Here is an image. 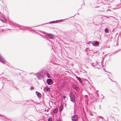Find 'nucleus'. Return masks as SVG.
Here are the masks:
<instances>
[{"mask_svg": "<svg viewBox=\"0 0 121 121\" xmlns=\"http://www.w3.org/2000/svg\"><path fill=\"white\" fill-rule=\"evenodd\" d=\"M69 97L70 98L71 101L74 103H75V97L74 96V95L71 94L70 95Z\"/></svg>", "mask_w": 121, "mask_h": 121, "instance_id": "obj_1", "label": "nucleus"}, {"mask_svg": "<svg viewBox=\"0 0 121 121\" xmlns=\"http://www.w3.org/2000/svg\"><path fill=\"white\" fill-rule=\"evenodd\" d=\"M72 85L73 87V88L76 90L77 91H79L80 90V89L75 84H73Z\"/></svg>", "mask_w": 121, "mask_h": 121, "instance_id": "obj_2", "label": "nucleus"}, {"mask_svg": "<svg viewBox=\"0 0 121 121\" xmlns=\"http://www.w3.org/2000/svg\"><path fill=\"white\" fill-rule=\"evenodd\" d=\"M78 119V117L76 115L73 116L72 118V120L73 121H76Z\"/></svg>", "mask_w": 121, "mask_h": 121, "instance_id": "obj_3", "label": "nucleus"}, {"mask_svg": "<svg viewBox=\"0 0 121 121\" xmlns=\"http://www.w3.org/2000/svg\"><path fill=\"white\" fill-rule=\"evenodd\" d=\"M47 82L49 85H51L53 83L52 80L51 79H48L47 81Z\"/></svg>", "mask_w": 121, "mask_h": 121, "instance_id": "obj_4", "label": "nucleus"}, {"mask_svg": "<svg viewBox=\"0 0 121 121\" xmlns=\"http://www.w3.org/2000/svg\"><path fill=\"white\" fill-rule=\"evenodd\" d=\"M45 36L48 37V38L50 39H52L53 38L54 36V35L51 34H49L47 35H45Z\"/></svg>", "mask_w": 121, "mask_h": 121, "instance_id": "obj_5", "label": "nucleus"}, {"mask_svg": "<svg viewBox=\"0 0 121 121\" xmlns=\"http://www.w3.org/2000/svg\"><path fill=\"white\" fill-rule=\"evenodd\" d=\"M67 34H68V36H69L71 37L74 34V32L73 31H70L66 33V34L67 35Z\"/></svg>", "mask_w": 121, "mask_h": 121, "instance_id": "obj_6", "label": "nucleus"}, {"mask_svg": "<svg viewBox=\"0 0 121 121\" xmlns=\"http://www.w3.org/2000/svg\"><path fill=\"white\" fill-rule=\"evenodd\" d=\"M92 43L94 46H97L99 44V42L98 41H96L92 42Z\"/></svg>", "mask_w": 121, "mask_h": 121, "instance_id": "obj_7", "label": "nucleus"}, {"mask_svg": "<svg viewBox=\"0 0 121 121\" xmlns=\"http://www.w3.org/2000/svg\"><path fill=\"white\" fill-rule=\"evenodd\" d=\"M36 94L39 98H40L41 97V94L39 92L37 91L36 92Z\"/></svg>", "mask_w": 121, "mask_h": 121, "instance_id": "obj_8", "label": "nucleus"}, {"mask_svg": "<svg viewBox=\"0 0 121 121\" xmlns=\"http://www.w3.org/2000/svg\"><path fill=\"white\" fill-rule=\"evenodd\" d=\"M76 78H77V80L79 81L80 83L82 82V81L81 79V78L79 77L76 76Z\"/></svg>", "mask_w": 121, "mask_h": 121, "instance_id": "obj_9", "label": "nucleus"}, {"mask_svg": "<svg viewBox=\"0 0 121 121\" xmlns=\"http://www.w3.org/2000/svg\"><path fill=\"white\" fill-rule=\"evenodd\" d=\"M58 111V109L57 108H55L54 110L52 113V114H54L55 113L57 112Z\"/></svg>", "mask_w": 121, "mask_h": 121, "instance_id": "obj_10", "label": "nucleus"}, {"mask_svg": "<svg viewBox=\"0 0 121 121\" xmlns=\"http://www.w3.org/2000/svg\"><path fill=\"white\" fill-rule=\"evenodd\" d=\"M36 76L39 80H40L42 79V77L40 76V75H36Z\"/></svg>", "mask_w": 121, "mask_h": 121, "instance_id": "obj_11", "label": "nucleus"}, {"mask_svg": "<svg viewBox=\"0 0 121 121\" xmlns=\"http://www.w3.org/2000/svg\"><path fill=\"white\" fill-rule=\"evenodd\" d=\"M1 20L2 22L4 23H5L7 22L5 20L4 18H2L1 19Z\"/></svg>", "mask_w": 121, "mask_h": 121, "instance_id": "obj_12", "label": "nucleus"}, {"mask_svg": "<svg viewBox=\"0 0 121 121\" xmlns=\"http://www.w3.org/2000/svg\"><path fill=\"white\" fill-rule=\"evenodd\" d=\"M46 75L48 78H50L51 76L49 74L48 72L46 73Z\"/></svg>", "mask_w": 121, "mask_h": 121, "instance_id": "obj_13", "label": "nucleus"}, {"mask_svg": "<svg viewBox=\"0 0 121 121\" xmlns=\"http://www.w3.org/2000/svg\"><path fill=\"white\" fill-rule=\"evenodd\" d=\"M63 20V19H61V20H56L55 21L56 23L59 22H62Z\"/></svg>", "mask_w": 121, "mask_h": 121, "instance_id": "obj_14", "label": "nucleus"}, {"mask_svg": "<svg viewBox=\"0 0 121 121\" xmlns=\"http://www.w3.org/2000/svg\"><path fill=\"white\" fill-rule=\"evenodd\" d=\"M60 111H61L63 109V106L62 105H60Z\"/></svg>", "mask_w": 121, "mask_h": 121, "instance_id": "obj_15", "label": "nucleus"}, {"mask_svg": "<svg viewBox=\"0 0 121 121\" xmlns=\"http://www.w3.org/2000/svg\"><path fill=\"white\" fill-rule=\"evenodd\" d=\"M105 32L106 33H108V30L107 28H106L105 29Z\"/></svg>", "mask_w": 121, "mask_h": 121, "instance_id": "obj_16", "label": "nucleus"}, {"mask_svg": "<svg viewBox=\"0 0 121 121\" xmlns=\"http://www.w3.org/2000/svg\"><path fill=\"white\" fill-rule=\"evenodd\" d=\"M46 90L47 91H49L50 90V88L48 87L46 88Z\"/></svg>", "mask_w": 121, "mask_h": 121, "instance_id": "obj_17", "label": "nucleus"}, {"mask_svg": "<svg viewBox=\"0 0 121 121\" xmlns=\"http://www.w3.org/2000/svg\"><path fill=\"white\" fill-rule=\"evenodd\" d=\"M56 23L55 21H53L51 22H49L48 23Z\"/></svg>", "mask_w": 121, "mask_h": 121, "instance_id": "obj_18", "label": "nucleus"}, {"mask_svg": "<svg viewBox=\"0 0 121 121\" xmlns=\"http://www.w3.org/2000/svg\"><path fill=\"white\" fill-rule=\"evenodd\" d=\"M19 25L18 24H17L16 25H13V27H14V26L15 27H17V26H19ZM19 27H20L19 26Z\"/></svg>", "mask_w": 121, "mask_h": 121, "instance_id": "obj_19", "label": "nucleus"}, {"mask_svg": "<svg viewBox=\"0 0 121 121\" xmlns=\"http://www.w3.org/2000/svg\"><path fill=\"white\" fill-rule=\"evenodd\" d=\"M4 117H3V116H1V117H0V118L2 119V120H4Z\"/></svg>", "mask_w": 121, "mask_h": 121, "instance_id": "obj_20", "label": "nucleus"}, {"mask_svg": "<svg viewBox=\"0 0 121 121\" xmlns=\"http://www.w3.org/2000/svg\"><path fill=\"white\" fill-rule=\"evenodd\" d=\"M34 89V88L33 87L31 86V87L30 88V90H33Z\"/></svg>", "mask_w": 121, "mask_h": 121, "instance_id": "obj_21", "label": "nucleus"}, {"mask_svg": "<svg viewBox=\"0 0 121 121\" xmlns=\"http://www.w3.org/2000/svg\"><path fill=\"white\" fill-rule=\"evenodd\" d=\"M64 100H67L66 97L65 96H64L63 97Z\"/></svg>", "mask_w": 121, "mask_h": 121, "instance_id": "obj_22", "label": "nucleus"}, {"mask_svg": "<svg viewBox=\"0 0 121 121\" xmlns=\"http://www.w3.org/2000/svg\"><path fill=\"white\" fill-rule=\"evenodd\" d=\"M92 65L94 67L95 66V64L94 63H92Z\"/></svg>", "mask_w": 121, "mask_h": 121, "instance_id": "obj_23", "label": "nucleus"}, {"mask_svg": "<svg viewBox=\"0 0 121 121\" xmlns=\"http://www.w3.org/2000/svg\"><path fill=\"white\" fill-rule=\"evenodd\" d=\"M48 121H52V119L51 118H48Z\"/></svg>", "mask_w": 121, "mask_h": 121, "instance_id": "obj_24", "label": "nucleus"}, {"mask_svg": "<svg viewBox=\"0 0 121 121\" xmlns=\"http://www.w3.org/2000/svg\"><path fill=\"white\" fill-rule=\"evenodd\" d=\"M99 118H102V119H104V118L103 117H102L101 116H100L99 117Z\"/></svg>", "mask_w": 121, "mask_h": 121, "instance_id": "obj_25", "label": "nucleus"}, {"mask_svg": "<svg viewBox=\"0 0 121 121\" xmlns=\"http://www.w3.org/2000/svg\"><path fill=\"white\" fill-rule=\"evenodd\" d=\"M40 76L42 78V79L44 77L43 76V75H41L40 74Z\"/></svg>", "mask_w": 121, "mask_h": 121, "instance_id": "obj_26", "label": "nucleus"}, {"mask_svg": "<svg viewBox=\"0 0 121 121\" xmlns=\"http://www.w3.org/2000/svg\"><path fill=\"white\" fill-rule=\"evenodd\" d=\"M39 34L42 37H43V35L40 34Z\"/></svg>", "mask_w": 121, "mask_h": 121, "instance_id": "obj_27", "label": "nucleus"}, {"mask_svg": "<svg viewBox=\"0 0 121 121\" xmlns=\"http://www.w3.org/2000/svg\"><path fill=\"white\" fill-rule=\"evenodd\" d=\"M88 19H90L91 20H92V18L91 17H89Z\"/></svg>", "mask_w": 121, "mask_h": 121, "instance_id": "obj_28", "label": "nucleus"}, {"mask_svg": "<svg viewBox=\"0 0 121 121\" xmlns=\"http://www.w3.org/2000/svg\"><path fill=\"white\" fill-rule=\"evenodd\" d=\"M52 49L53 50H54V49H53V46H52Z\"/></svg>", "mask_w": 121, "mask_h": 121, "instance_id": "obj_29", "label": "nucleus"}, {"mask_svg": "<svg viewBox=\"0 0 121 121\" xmlns=\"http://www.w3.org/2000/svg\"><path fill=\"white\" fill-rule=\"evenodd\" d=\"M116 121H119L118 119H117L116 120Z\"/></svg>", "mask_w": 121, "mask_h": 121, "instance_id": "obj_30", "label": "nucleus"}, {"mask_svg": "<svg viewBox=\"0 0 121 121\" xmlns=\"http://www.w3.org/2000/svg\"><path fill=\"white\" fill-rule=\"evenodd\" d=\"M109 78V79H110L111 80H111V79L110 78Z\"/></svg>", "mask_w": 121, "mask_h": 121, "instance_id": "obj_31", "label": "nucleus"}, {"mask_svg": "<svg viewBox=\"0 0 121 121\" xmlns=\"http://www.w3.org/2000/svg\"><path fill=\"white\" fill-rule=\"evenodd\" d=\"M18 28H20V27H18Z\"/></svg>", "mask_w": 121, "mask_h": 121, "instance_id": "obj_32", "label": "nucleus"}, {"mask_svg": "<svg viewBox=\"0 0 121 121\" xmlns=\"http://www.w3.org/2000/svg\"><path fill=\"white\" fill-rule=\"evenodd\" d=\"M114 119L115 120V121H116V120H115V119Z\"/></svg>", "mask_w": 121, "mask_h": 121, "instance_id": "obj_33", "label": "nucleus"}]
</instances>
